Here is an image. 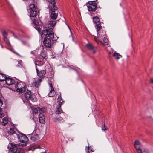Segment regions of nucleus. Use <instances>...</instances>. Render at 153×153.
Segmentation results:
<instances>
[{"label":"nucleus","instance_id":"f257e3e1","mask_svg":"<svg viewBox=\"0 0 153 153\" xmlns=\"http://www.w3.org/2000/svg\"><path fill=\"white\" fill-rule=\"evenodd\" d=\"M37 9V8L35 6L34 4H30L28 9V12L30 13V17L31 18L32 20H33L34 27L38 31H40L41 30V28L40 27L41 25L39 24L38 21L37 19H35V18L36 17Z\"/></svg>","mask_w":153,"mask_h":153},{"label":"nucleus","instance_id":"f03ea898","mask_svg":"<svg viewBox=\"0 0 153 153\" xmlns=\"http://www.w3.org/2000/svg\"><path fill=\"white\" fill-rule=\"evenodd\" d=\"M56 23V22L54 20L50 21L48 27L43 28L42 32V35L49 37L51 39H53L54 38V33L52 30L53 29Z\"/></svg>","mask_w":153,"mask_h":153},{"label":"nucleus","instance_id":"7ed1b4c3","mask_svg":"<svg viewBox=\"0 0 153 153\" xmlns=\"http://www.w3.org/2000/svg\"><path fill=\"white\" fill-rule=\"evenodd\" d=\"M15 83L13 87L10 88V89L13 91H15L16 89V91L21 93L25 92L26 88L24 84L21 81H19V82H17Z\"/></svg>","mask_w":153,"mask_h":153},{"label":"nucleus","instance_id":"20e7f679","mask_svg":"<svg viewBox=\"0 0 153 153\" xmlns=\"http://www.w3.org/2000/svg\"><path fill=\"white\" fill-rule=\"evenodd\" d=\"M11 147L9 148V146L8 147V148L13 153H24V149L20 148V143L19 144H15L13 143H10Z\"/></svg>","mask_w":153,"mask_h":153},{"label":"nucleus","instance_id":"39448f33","mask_svg":"<svg viewBox=\"0 0 153 153\" xmlns=\"http://www.w3.org/2000/svg\"><path fill=\"white\" fill-rule=\"evenodd\" d=\"M24 93V97L25 98H22V100L24 103H30L29 100H31L33 102L35 101L34 100V95L32 93V92L28 90L27 89V91H25Z\"/></svg>","mask_w":153,"mask_h":153},{"label":"nucleus","instance_id":"423d86ee","mask_svg":"<svg viewBox=\"0 0 153 153\" xmlns=\"http://www.w3.org/2000/svg\"><path fill=\"white\" fill-rule=\"evenodd\" d=\"M97 0L94 1H89L86 3L88 10L90 12H94L97 8Z\"/></svg>","mask_w":153,"mask_h":153},{"label":"nucleus","instance_id":"0eeeda50","mask_svg":"<svg viewBox=\"0 0 153 153\" xmlns=\"http://www.w3.org/2000/svg\"><path fill=\"white\" fill-rule=\"evenodd\" d=\"M15 134L16 137L18 138L19 140L21 142L24 143L23 144L20 143V145L21 146H26V142L28 140V139L27 137L22 133H20L19 134Z\"/></svg>","mask_w":153,"mask_h":153},{"label":"nucleus","instance_id":"6e6552de","mask_svg":"<svg viewBox=\"0 0 153 153\" xmlns=\"http://www.w3.org/2000/svg\"><path fill=\"white\" fill-rule=\"evenodd\" d=\"M58 8L57 6H54V5L53 7H51L50 9L51 12L50 17L51 19L55 20L57 17L58 13Z\"/></svg>","mask_w":153,"mask_h":153},{"label":"nucleus","instance_id":"1a4fd4ad","mask_svg":"<svg viewBox=\"0 0 153 153\" xmlns=\"http://www.w3.org/2000/svg\"><path fill=\"white\" fill-rule=\"evenodd\" d=\"M93 23L96 24L95 26L97 31H99L102 28L101 22L99 18L97 15H95L92 18Z\"/></svg>","mask_w":153,"mask_h":153},{"label":"nucleus","instance_id":"9d476101","mask_svg":"<svg viewBox=\"0 0 153 153\" xmlns=\"http://www.w3.org/2000/svg\"><path fill=\"white\" fill-rule=\"evenodd\" d=\"M36 69V71L37 74L39 76V79H43L45 77V75L46 73V70H40V68H39L36 66L35 67Z\"/></svg>","mask_w":153,"mask_h":153},{"label":"nucleus","instance_id":"9b49d317","mask_svg":"<svg viewBox=\"0 0 153 153\" xmlns=\"http://www.w3.org/2000/svg\"><path fill=\"white\" fill-rule=\"evenodd\" d=\"M52 40V41H53V39H51L47 37H45L43 41L44 45L47 48H51L52 45V42H51Z\"/></svg>","mask_w":153,"mask_h":153},{"label":"nucleus","instance_id":"f8f14e48","mask_svg":"<svg viewBox=\"0 0 153 153\" xmlns=\"http://www.w3.org/2000/svg\"><path fill=\"white\" fill-rule=\"evenodd\" d=\"M5 82L8 85H11L13 87L15 83V80L11 78L7 77L5 80Z\"/></svg>","mask_w":153,"mask_h":153},{"label":"nucleus","instance_id":"ddd939ff","mask_svg":"<svg viewBox=\"0 0 153 153\" xmlns=\"http://www.w3.org/2000/svg\"><path fill=\"white\" fill-rule=\"evenodd\" d=\"M30 138L34 142H38L40 140V138L39 137V135L37 134H35L32 133L30 135Z\"/></svg>","mask_w":153,"mask_h":153},{"label":"nucleus","instance_id":"4468645a","mask_svg":"<svg viewBox=\"0 0 153 153\" xmlns=\"http://www.w3.org/2000/svg\"><path fill=\"white\" fill-rule=\"evenodd\" d=\"M31 109L33 111V117L37 118V116H39L38 114V111L40 110V108L39 107H32L31 108Z\"/></svg>","mask_w":153,"mask_h":153},{"label":"nucleus","instance_id":"2eb2a0df","mask_svg":"<svg viewBox=\"0 0 153 153\" xmlns=\"http://www.w3.org/2000/svg\"><path fill=\"white\" fill-rule=\"evenodd\" d=\"M97 31L98 32V36L100 38L104 36L105 37L106 35V32L105 30H103L102 27V26L101 29L99 31Z\"/></svg>","mask_w":153,"mask_h":153},{"label":"nucleus","instance_id":"dca6fc26","mask_svg":"<svg viewBox=\"0 0 153 153\" xmlns=\"http://www.w3.org/2000/svg\"><path fill=\"white\" fill-rule=\"evenodd\" d=\"M42 81V80L39 78L36 80H35V81L32 82L31 83L32 86L33 87H36L38 88L39 87L40 83Z\"/></svg>","mask_w":153,"mask_h":153},{"label":"nucleus","instance_id":"f3484780","mask_svg":"<svg viewBox=\"0 0 153 153\" xmlns=\"http://www.w3.org/2000/svg\"><path fill=\"white\" fill-rule=\"evenodd\" d=\"M39 122L41 123H45V117L43 114L40 113L39 117Z\"/></svg>","mask_w":153,"mask_h":153},{"label":"nucleus","instance_id":"a211bd4d","mask_svg":"<svg viewBox=\"0 0 153 153\" xmlns=\"http://www.w3.org/2000/svg\"><path fill=\"white\" fill-rule=\"evenodd\" d=\"M48 83L50 85V87L51 88V90H54L53 87L52 85V82H53V78L52 77H49L48 79Z\"/></svg>","mask_w":153,"mask_h":153},{"label":"nucleus","instance_id":"6ab92c4d","mask_svg":"<svg viewBox=\"0 0 153 153\" xmlns=\"http://www.w3.org/2000/svg\"><path fill=\"white\" fill-rule=\"evenodd\" d=\"M40 55L45 59H47L48 58L47 52L45 51H42L40 53Z\"/></svg>","mask_w":153,"mask_h":153},{"label":"nucleus","instance_id":"aec40b11","mask_svg":"<svg viewBox=\"0 0 153 153\" xmlns=\"http://www.w3.org/2000/svg\"><path fill=\"white\" fill-rule=\"evenodd\" d=\"M61 107L60 104L58 105L56 109L55 112L56 114H58L63 113L62 111L61 108Z\"/></svg>","mask_w":153,"mask_h":153},{"label":"nucleus","instance_id":"412c9836","mask_svg":"<svg viewBox=\"0 0 153 153\" xmlns=\"http://www.w3.org/2000/svg\"><path fill=\"white\" fill-rule=\"evenodd\" d=\"M112 56L114 58L117 59H119L120 58L122 57V56L120 55L119 53L115 51L112 54Z\"/></svg>","mask_w":153,"mask_h":153},{"label":"nucleus","instance_id":"4be33fe9","mask_svg":"<svg viewBox=\"0 0 153 153\" xmlns=\"http://www.w3.org/2000/svg\"><path fill=\"white\" fill-rule=\"evenodd\" d=\"M16 131H17V130L16 128H11L9 131H8L9 135H13V134H15Z\"/></svg>","mask_w":153,"mask_h":153},{"label":"nucleus","instance_id":"5701e85b","mask_svg":"<svg viewBox=\"0 0 153 153\" xmlns=\"http://www.w3.org/2000/svg\"><path fill=\"white\" fill-rule=\"evenodd\" d=\"M86 48L89 50H92L94 49V47L93 45L90 43H88L86 45Z\"/></svg>","mask_w":153,"mask_h":153},{"label":"nucleus","instance_id":"b1692460","mask_svg":"<svg viewBox=\"0 0 153 153\" xmlns=\"http://www.w3.org/2000/svg\"><path fill=\"white\" fill-rule=\"evenodd\" d=\"M57 100L58 102V105L60 104L61 106L62 104L63 103V102H64V101L61 97V94L59 96H58Z\"/></svg>","mask_w":153,"mask_h":153},{"label":"nucleus","instance_id":"393cba45","mask_svg":"<svg viewBox=\"0 0 153 153\" xmlns=\"http://www.w3.org/2000/svg\"><path fill=\"white\" fill-rule=\"evenodd\" d=\"M44 62L38 60H36L35 62V64L36 65V66H41L43 65L44 64Z\"/></svg>","mask_w":153,"mask_h":153},{"label":"nucleus","instance_id":"a878e982","mask_svg":"<svg viewBox=\"0 0 153 153\" xmlns=\"http://www.w3.org/2000/svg\"><path fill=\"white\" fill-rule=\"evenodd\" d=\"M63 120V117H55L53 118V120L55 122H59L61 123V122H62Z\"/></svg>","mask_w":153,"mask_h":153},{"label":"nucleus","instance_id":"bb28decb","mask_svg":"<svg viewBox=\"0 0 153 153\" xmlns=\"http://www.w3.org/2000/svg\"><path fill=\"white\" fill-rule=\"evenodd\" d=\"M7 77L5 75L2 73H0V81H5Z\"/></svg>","mask_w":153,"mask_h":153},{"label":"nucleus","instance_id":"cd10ccee","mask_svg":"<svg viewBox=\"0 0 153 153\" xmlns=\"http://www.w3.org/2000/svg\"><path fill=\"white\" fill-rule=\"evenodd\" d=\"M96 10H97L96 12L94 13V16L97 15V16H101L100 13L101 12V8H98L97 7Z\"/></svg>","mask_w":153,"mask_h":153},{"label":"nucleus","instance_id":"c85d7f7f","mask_svg":"<svg viewBox=\"0 0 153 153\" xmlns=\"http://www.w3.org/2000/svg\"><path fill=\"white\" fill-rule=\"evenodd\" d=\"M55 94V92L54 90H50V92L48 94V96L50 97H53Z\"/></svg>","mask_w":153,"mask_h":153},{"label":"nucleus","instance_id":"c756f323","mask_svg":"<svg viewBox=\"0 0 153 153\" xmlns=\"http://www.w3.org/2000/svg\"><path fill=\"white\" fill-rule=\"evenodd\" d=\"M8 123V120L7 118L4 117L2 119V123L3 125L4 126Z\"/></svg>","mask_w":153,"mask_h":153},{"label":"nucleus","instance_id":"7c9ffc66","mask_svg":"<svg viewBox=\"0 0 153 153\" xmlns=\"http://www.w3.org/2000/svg\"><path fill=\"white\" fill-rule=\"evenodd\" d=\"M103 41L104 42H103V44H102V45L105 46V45H107L108 44V40L105 37V36L104 37Z\"/></svg>","mask_w":153,"mask_h":153},{"label":"nucleus","instance_id":"2f4dec72","mask_svg":"<svg viewBox=\"0 0 153 153\" xmlns=\"http://www.w3.org/2000/svg\"><path fill=\"white\" fill-rule=\"evenodd\" d=\"M3 39L4 41L7 44V45L8 46H11V44L10 42L9 41L7 37H5L4 38H3Z\"/></svg>","mask_w":153,"mask_h":153},{"label":"nucleus","instance_id":"473e14b6","mask_svg":"<svg viewBox=\"0 0 153 153\" xmlns=\"http://www.w3.org/2000/svg\"><path fill=\"white\" fill-rule=\"evenodd\" d=\"M135 148L138 153H142V150L140 149V146H135Z\"/></svg>","mask_w":153,"mask_h":153},{"label":"nucleus","instance_id":"72a5a7b5","mask_svg":"<svg viewBox=\"0 0 153 153\" xmlns=\"http://www.w3.org/2000/svg\"><path fill=\"white\" fill-rule=\"evenodd\" d=\"M88 148L87 149V152L88 153H91V152H93V151L91 149V146L88 147H86V149Z\"/></svg>","mask_w":153,"mask_h":153},{"label":"nucleus","instance_id":"f704fd0d","mask_svg":"<svg viewBox=\"0 0 153 153\" xmlns=\"http://www.w3.org/2000/svg\"><path fill=\"white\" fill-rule=\"evenodd\" d=\"M102 130L103 131H104L105 132V131L108 129V128L105 125L104 123L103 126H102Z\"/></svg>","mask_w":153,"mask_h":153},{"label":"nucleus","instance_id":"c9c22d12","mask_svg":"<svg viewBox=\"0 0 153 153\" xmlns=\"http://www.w3.org/2000/svg\"><path fill=\"white\" fill-rule=\"evenodd\" d=\"M3 104V100L2 99L0 98V113L2 111V109L1 108Z\"/></svg>","mask_w":153,"mask_h":153},{"label":"nucleus","instance_id":"e433bc0d","mask_svg":"<svg viewBox=\"0 0 153 153\" xmlns=\"http://www.w3.org/2000/svg\"><path fill=\"white\" fill-rule=\"evenodd\" d=\"M134 145L135 148V146H139L140 145V143L138 140H135L134 142Z\"/></svg>","mask_w":153,"mask_h":153},{"label":"nucleus","instance_id":"4c0bfd02","mask_svg":"<svg viewBox=\"0 0 153 153\" xmlns=\"http://www.w3.org/2000/svg\"><path fill=\"white\" fill-rule=\"evenodd\" d=\"M94 39L95 41L98 44H101L102 45V44H103V42L102 41L99 40V39H98L97 38H95Z\"/></svg>","mask_w":153,"mask_h":153},{"label":"nucleus","instance_id":"58836bf2","mask_svg":"<svg viewBox=\"0 0 153 153\" xmlns=\"http://www.w3.org/2000/svg\"><path fill=\"white\" fill-rule=\"evenodd\" d=\"M50 1L51 2V3L52 4V5L51 6V7H53V5L54 6H56L55 4V0H50Z\"/></svg>","mask_w":153,"mask_h":153},{"label":"nucleus","instance_id":"ea45409f","mask_svg":"<svg viewBox=\"0 0 153 153\" xmlns=\"http://www.w3.org/2000/svg\"><path fill=\"white\" fill-rule=\"evenodd\" d=\"M3 37H7L6 36L7 35V33L5 31H4L2 33Z\"/></svg>","mask_w":153,"mask_h":153},{"label":"nucleus","instance_id":"a19ab883","mask_svg":"<svg viewBox=\"0 0 153 153\" xmlns=\"http://www.w3.org/2000/svg\"><path fill=\"white\" fill-rule=\"evenodd\" d=\"M10 50L12 51L14 53H15V54H16V55H19V54L17 53L16 52H15V51H14V49H13V48H12L10 49Z\"/></svg>","mask_w":153,"mask_h":153},{"label":"nucleus","instance_id":"79ce46f5","mask_svg":"<svg viewBox=\"0 0 153 153\" xmlns=\"http://www.w3.org/2000/svg\"><path fill=\"white\" fill-rule=\"evenodd\" d=\"M108 55H110L111 54L112 55V54L114 53H113V51H108Z\"/></svg>","mask_w":153,"mask_h":153},{"label":"nucleus","instance_id":"37998d69","mask_svg":"<svg viewBox=\"0 0 153 153\" xmlns=\"http://www.w3.org/2000/svg\"><path fill=\"white\" fill-rule=\"evenodd\" d=\"M0 113V118H2L4 117V114L3 113Z\"/></svg>","mask_w":153,"mask_h":153},{"label":"nucleus","instance_id":"c03bdc74","mask_svg":"<svg viewBox=\"0 0 153 153\" xmlns=\"http://www.w3.org/2000/svg\"><path fill=\"white\" fill-rule=\"evenodd\" d=\"M93 50V53L94 54L96 52V51L94 50V49Z\"/></svg>","mask_w":153,"mask_h":153},{"label":"nucleus","instance_id":"a18cd8bd","mask_svg":"<svg viewBox=\"0 0 153 153\" xmlns=\"http://www.w3.org/2000/svg\"><path fill=\"white\" fill-rule=\"evenodd\" d=\"M150 82L153 83V79H152L150 80Z\"/></svg>","mask_w":153,"mask_h":153},{"label":"nucleus","instance_id":"49530a36","mask_svg":"<svg viewBox=\"0 0 153 153\" xmlns=\"http://www.w3.org/2000/svg\"><path fill=\"white\" fill-rule=\"evenodd\" d=\"M31 149V148L29 149H30V150H32V151H33V150H34L35 149Z\"/></svg>","mask_w":153,"mask_h":153}]
</instances>
